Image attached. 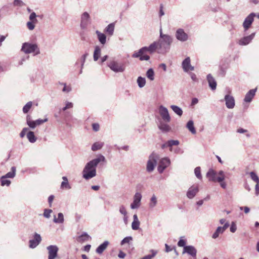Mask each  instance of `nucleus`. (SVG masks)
Returning <instances> with one entry per match:
<instances>
[{"mask_svg": "<svg viewBox=\"0 0 259 259\" xmlns=\"http://www.w3.org/2000/svg\"><path fill=\"white\" fill-rule=\"evenodd\" d=\"M48 120V118H46L44 119H38L36 120H32L30 115H27L26 117L27 124L31 129H34L36 126L47 122Z\"/></svg>", "mask_w": 259, "mask_h": 259, "instance_id": "8", "label": "nucleus"}, {"mask_svg": "<svg viewBox=\"0 0 259 259\" xmlns=\"http://www.w3.org/2000/svg\"><path fill=\"white\" fill-rule=\"evenodd\" d=\"M207 80L209 84V87L211 88L212 90H214L216 89L217 87V82L214 79V78L212 77V76L209 74L207 76Z\"/></svg>", "mask_w": 259, "mask_h": 259, "instance_id": "23", "label": "nucleus"}, {"mask_svg": "<svg viewBox=\"0 0 259 259\" xmlns=\"http://www.w3.org/2000/svg\"><path fill=\"white\" fill-rule=\"evenodd\" d=\"M194 171H195V174L196 177L199 179H201L202 178V176L201 175L200 167H196L194 170Z\"/></svg>", "mask_w": 259, "mask_h": 259, "instance_id": "57", "label": "nucleus"}, {"mask_svg": "<svg viewBox=\"0 0 259 259\" xmlns=\"http://www.w3.org/2000/svg\"><path fill=\"white\" fill-rule=\"evenodd\" d=\"M107 66L114 72H122L125 70L124 64L114 59L110 60L108 62Z\"/></svg>", "mask_w": 259, "mask_h": 259, "instance_id": "7", "label": "nucleus"}, {"mask_svg": "<svg viewBox=\"0 0 259 259\" xmlns=\"http://www.w3.org/2000/svg\"><path fill=\"white\" fill-rule=\"evenodd\" d=\"M186 127L192 134H195L196 133L193 120H190L188 121L186 124Z\"/></svg>", "mask_w": 259, "mask_h": 259, "instance_id": "33", "label": "nucleus"}, {"mask_svg": "<svg viewBox=\"0 0 259 259\" xmlns=\"http://www.w3.org/2000/svg\"><path fill=\"white\" fill-rule=\"evenodd\" d=\"M182 68L185 72H188L189 71H193L194 70V67L191 65V60L190 57H187L182 62Z\"/></svg>", "mask_w": 259, "mask_h": 259, "instance_id": "17", "label": "nucleus"}, {"mask_svg": "<svg viewBox=\"0 0 259 259\" xmlns=\"http://www.w3.org/2000/svg\"><path fill=\"white\" fill-rule=\"evenodd\" d=\"M29 132V128L28 127H24L23 128L21 133H20V137L21 138H23L26 135H27V133Z\"/></svg>", "mask_w": 259, "mask_h": 259, "instance_id": "58", "label": "nucleus"}, {"mask_svg": "<svg viewBox=\"0 0 259 259\" xmlns=\"http://www.w3.org/2000/svg\"><path fill=\"white\" fill-rule=\"evenodd\" d=\"M6 177L2 176L1 178V185L3 186H9L11 184V181L7 179Z\"/></svg>", "mask_w": 259, "mask_h": 259, "instance_id": "46", "label": "nucleus"}, {"mask_svg": "<svg viewBox=\"0 0 259 259\" xmlns=\"http://www.w3.org/2000/svg\"><path fill=\"white\" fill-rule=\"evenodd\" d=\"M172 37L168 34H163L162 29L160 31V37L157 41L159 46V54H165L167 53L170 48L172 42Z\"/></svg>", "mask_w": 259, "mask_h": 259, "instance_id": "3", "label": "nucleus"}, {"mask_svg": "<svg viewBox=\"0 0 259 259\" xmlns=\"http://www.w3.org/2000/svg\"><path fill=\"white\" fill-rule=\"evenodd\" d=\"M98 39L102 45H105L106 42V36L104 33H101L98 30L96 31Z\"/></svg>", "mask_w": 259, "mask_h": 259, "instance_id": "29", "label": "nucleus"}, {"mask_svg": "<svg viewBox=\"0 0 259 259\" xmlns=\"http://www.w3.org/2000/svg\"><path fill=\"white\" fill-rule=\"evenodd\" d=\"M198 192V188L197 186H193L191 187L188 190L187 192V196L190 198L192 199L196 195V194Z\"/></svg>", "mask_w": 259, "mask_h": 259, "instance_id": "21", "label": "nucleus"}, {"mask_svg": "<svg viewBox=\"0 0 259 259\" xmlns=\"http://www.w3.org/2000/svg\"><path fill=\"white\" fill-rule=\"evenodd\" d=\"M169 163H159L158 166V170L160 173H162L164 170L168 166Z\"/></svg>", "mask_w": 259, "mask_h": 259, "instance_id": "44", "label": "nucleus"}, {"mask_svg": "<svg viewBox=\"0 0 259 259\" xmlns=\"http://www.w3.org/2000/svg\"><path fill=\"white\" fill-rule=\"evenodd\" d=\"M64 215L62 213L59 212L58 214V218L55 215H54L53 222L57 224H62L64 223Z\"/></svg>", "mask_w": 259, "mask_h": 259, "instance_id": "30", "label": "nucleus"}, {"mask_svg": "<svg viewBox=\"0 0 259 259\" xmlns=\"http://www.w3.org/2000/svg\"><path fill=\"white\" fill-rule=\"evenodd\" d=\"M60 84L61 85H62L64 86V88L62 90V91L63 92H65V93H69L72 90V88H71V87L70 85H67L65 83H63V82H62V83H60Z\"/></svg>", "mask_w": 259, "mask_h": 259, "instance_id": "47", "label": "nucleus"}, {"mask_svg": "<svg viewBox=\"0 0 259 259\" xmlns=\"http://www.w3.org/2000/svg\"><path fill=\"white\" fill-rule=\"evenodd\" d=\"M89 55L88 53H85L82 55L80 58L76 62V64H80V70L79 71V73L81 74L82 72V69L84 66V64L85 63V60L88 56Z\"/></svg>", "mask_w": 259, "mask_h": 259, "instance_id": "28", "label": "nucleus"}, {"mask_svg": "<svg viewBox=\"0 0 259 259\" xmlns=\"http://www.w3.org/2000/svg\"><path fill=\"white\" fill-rule=\"evenodd\" d=\"M32 106V102L29 101L26 103V104L23 108V112L26 114L28 112L29 110L31 109Z\"/></svg>", "mask_w": 259, "mask_h": 259, "instance_id": "43", "label": "nucleus"}, {"mask_svg": "<svg viewBox=\"0 0 259 259\" xmlns=\"http://www.w3.org/2000/svg\"><path fill=\"white\" fill-rule=\"evenodd\" d=\"M140 222L136 214L133 215V221L132 223V228L134 230H137L139 229Z\"/></svg>", "mask_w": 259, "mask_h": 259, "instance_id": "25", "label": "nucleus"}, {"mask_svg": "<svg viewBox=\"0 0 259 259\" xmlns=\"http://www.w3.org/2000/svg\"><path fill=\"white\" fill-rule=\"evenodd\" d=\"M97 163H87L82 172L83 177L85 179L89 180L96 176Z\"/></svg>", "mask_w": 259, "mask_h": 259, "instance_id": "6", "label": "nucleus"}, {"mask_svg": "<svg viewBox=\"0 0 259 259\" xmlns=\"http://www.w3.org/2000/svg\"><path fill=\"white\" fill-rule=\"evenodd\" d=\"M223 232L222 230V227H218L215 232L213 234L212 237L213 239H216L219 237L220 234H222Z\"/></svg>", "mask_w": 259, "mask_h": 259, "instance_id": "49", "label": "nucleus"}, {"mask_svg": "<svg viewBox=\"0 0 259 259\" xmlns=\"http://www.w3.org/2000/svg\"><path fill=\"white\" fill-rule=\"evenodd\" d=\"M137 83L139 88H142L145 85L146 79L144 77L139 76L137 78Z\"/></svg>", "mask_w": 259, "mask_h": 259, "instance_id": "40", "label": "nucleus"}, {"mask_svg": "<svg viewBox=\"0 0 259 259\" xmlns=\"http://www.w3.org/2000/svg\"><path fill=\"white\" fill-rule=\"evenodd\" d=\"M21 51L26 54H33L36 56L40 54V50L38 45L35 43L26 42L22 44Z\"/></svg>", "mask_w": 259, "mask_h": 259, "instance_id": "5", "label": "nucleus"}, {"mask_svg": "<svg viewBox=\"0 0 259 259\" xmlns=\"http://www.w3.org/2000/svg\"><path fill=\"white\" fill-rule=\"evenodd\" d=\"M101 54V48L98 46H96L95 48L94 52V55H93L94 60L95 61H97L98 60V59L99 58V57H100Z\"/></svg>", "mask_w": 259, "mask_h": 259, "instance_id": "32", "label": "nucleus"}, {"mask_svg": "<svg viewBox=\"0 0 259 259\" xmlns=\"http://www.w3.org/2000/svg\"><path fill=\"white\" fill-rule=\"evenodd\" d=\"M16 175V167L14 166L12 167L11 168V171L8 172L6 175L5 176H3L4 177H6V178H13Z\"/></svg>", "mask_w": 259, "mask_h": 259, "instance_id": "39", "label": "nucleus"}, {"mask_svg": "<svg viewBox=\"0 0 259 259\" xmlns=\"http://www.w3.org/2000/svg\"><path fill=\"white\" fill-rule=\"evenodd\" d=\"M167 123V122H165L163 120L159 122L158 126L159 130L162 132L166 133L170 131L171 127Z\"/></svg>", "mask_w": 259, "mask_h": 259, "instance_id": "22", "label": "nucleus"}, {"mask_svg": "<svg viewBox=\"0 0 259 259\" xmlns=\"http://www.w3.org/2000/svg\"><path fill=\"white\" fill-rule=\"evenodd\" d=\"M179 142L178 140H169L167 142V145L170 148V150H172V146L174 145H178Z\"/></svg>", "mask_w": 259, "mask_h": 259, "instance_id": "48", "label": "nucleus"}, {"mask_svg": "<svg viewBox=\"0 0 259 259\" xmlns=\"http://www.w3.org/2000/svg\"><path fill=\"white\" fill-rule=\"evenodd\" d=\"M157 52L159 54V46L157 41H154L148 47H144L132 55L133 58H139L141 61H148L150 56L147 53L153 54Z\"/></svg>", "mask_w": 259, "mask_h": 259, "instance_id": "2", "label": "nucleus"}, {"mask_svg": "<svg viewBox=\"0 0 259 259\" xmlns=\"http://www.w3.org/2000/svg\"><path fill=\"white\" fill-rule=\"evenodd\" d=\"M29 19L30 21H31L32 22H37V20L36 19V13L34 12H32L29 17Z\"/></svg>", "mask_w": 259, "mask_h": 259, "instance_id": "55", "label": "nucleus"}, {"mask_svg": "<svg viewBox=\"0 0 259 259\" xmlns=\"http://www.w3.org/2000/svg\"><path fill=\"white\" fill-rule=\"evenodd\" d=\"M185 253L190 255L193 258H196V257L197 250L193 246L188 245L184 246L183 254Z\"/></svg>", "mask_w": 259, "mask_h": 259, "instance_id": "18", "label": "nucleus"}, {"mask_svg": "<svg viewBox=\"0 0 259 259\" xmlns=\"http://www.w3.org/2000/svg\"><path fill=\"white\" fill-rule=\"evenodd\" d=\"M170 162V160L167 157L161 158L160 155L155 153L153 152L149 157L147 162Z\"/></svg>", "mask_w": 259, "mask_h": 259, "instance_id": "12", "label": "nucleus"}, {"mask_svg": "<svg viewBox=\"0 0 259 259\" xmlns=\"http://www.w3.org/2000/svg\"><path fill=\"white\" fill-rule=\"evenodd\" d=\"M48 250V259H55L58 254V247L56 245H50L47 247Z\"/></svg>", "mask_w": 259, "mask_h": 259, "instance_id": "13", "label": "nucleus"}, {"mask_svg": "<svg viewBox=\"0 0 259 259\" xmlns=\"http://www.w3.org/2000/svg\"><path fill=\"white\" fill-rule=\"evenodd\" d=\"M255 35V33L253 32L248 36H244L240 38L237 43L240 46H246L251 42L252 39L254 38Z\"/></svg>", "mask_w": 259, "mask_h": 259, "instance_id": "14", "label": "nucleus"}, {"mask_svg": "<svg viewBox=\"0 0 259 259\" xmlns=\"http://www.w3.org/2000/svg\"><path fill=\"white\" fill-rule=\"evenodd\" d=\"M237 229L236 226L234 222H232L230 227V231L232 233H234Z\"/></svg>", "mask_w": 259, "mask_h": 259, "instance_id": "63", "label": "nucleus"}, {"mask_svg": "<svg viewBox=\"0 0 259 259\" xmlns=\"http://www.w3.org/2000/svg\"><path fill=\"white\" fill-rule=\"evenodd\" d=\"M249 175L252 181H253L256 183H259V178L254 172L251 171L249 173Z\"/></svg>", "mask_w": 259, "mask_h": 259, "instance_id": "50", "label": "nucleus"}, {"mask_svg": "<svg viewBox=\"0 0 259 259\" xmlns=\"http://www.w3.org/2000/svg\"><path fill=\"white\" fill-rule=\"evenodd\" d=\"M41 240V238L40 235L35 233L34 235V239L29 240V247L31 248L36 247L39 244Z\"/></svg>", "mask_w": 259, "mask_h": 259, "instance_id": "19", "label": "nucleus"}, {"mask_svg": "<svg viewBox=\"0 0 259 259\" xmlns=\"http://www.w3.org/2000/svg\"><path fill=\"white\" fill-rule=\"evenodd\" d=\"M90 22V16L89 14L85 12L81 17L80 27L82 29H85Z\"/></svg>", "mask_w": 259, "mask_h": 259, "instance_id": "15", "label": "nucleus"}, {"mask_svg": "<svg viewBox=\"0 0 259 259\" xmlns=\"http://www.w3.org/2000/svg\"><path fill=\"white\" fill-rule=\"evenodd\" d=\"M90 238V236L87 233L84 232L78 237L77 240L79 242H82L88 240Z\"/></svg>", "mask_w": 259, "mask_h": 259, "instance_id": "36", "label": "nucleus"}, {"mask_svg": "<svg viewBox=\"0 0 259 259\" xmlns=\"http://www.w3.org/2000/svg\"><path fill=\"white\" fill-rule=\"evenodd\" d=\"M186 241L185 240H183L182 239H181L178 243V245L179 246V247H184V246H186L185 245H186Z\"/></svg>", "mask_w": 259, "mask_h": 259, "instance_id": "61", "label": "nucleus"}, {"mask_svg": "<svg viewBox=\"0 0 259 259\" xmlns=\"http://www.w3.org/2000/svg\"><path fill=\"white\" fill-rule=\"evenodd\" d=\"M52 210L50 209H45L43 215L45 218L49 219L51 217V213L52 212Z\"/></svg>", "mask_w": 259, "mask_h": 259, "instance_id": "52", "label": "nucleus"}, {"mask_svg": "<svg viewBox=\"0 0 259 259\" xmlns=\"http://www.w3.org/2000/svg\"><path fill=\"white\" fill-rule=\"evenodd\" d=\"M176 38L181 42H185L188 40V34L182 28L178 29L175 33Z\"/></svg>", "mask_w": 259, "mask_h": 259, "instance_id": "10", "label": "nucleus"}, {"mask_svg": "<svg viewBox=\"0 0 259 259\" xmlns=\"http://www.w3.org/2000/svg\"><path fill=\"white\" fill-rule=\"evenodd\" d=\"M159 113L162 120L165 122H169L170 121V116L169 114L167 109L162 105L159 108Z\"/></svg>", "mask_w": 259, "mask_h": 259, "instance_id": "11", "label": "nucleus"}, {"mask_svg": "<svg viewBox=\"0 0 259 259\" xmlns=\"http://www.w3.org/2000/svg\"><path fill=\"white\" fill-rule=\"evenodd\" d=\"M206 177L209 181L218 182L222 188H226L227 184L224 182L225 176L223 171L220 170L217 172L212 169H210L206 174Z\"/></svg>", "mask_w": 259, "mask_h": 259, "instance_id": "4", "label": "nucleus"}, {"mask_svg": "<svg viewBox=\"0 0 259 259\" xmlns=\"http://www.w3.org/2000/svg\"><path fill=\"white\" fill-rule=\"evenodd\" d=\"M141 198V193L137 192L134 195V201L131 204V208L133 209L139 208L140 206Z\"/></svg>", "mask_w": 259, "mask_h": 259, "instance_id": "16", "label": "nucleus"}, {"mask_svg": "<svg viewBox=\"0 0 259 259\" xmlns=\"http://www.w3.org/2000/svg\"><path fill=\"white\" fill-rule=\"evenodd\" d=\"M109 242L108 241H105L102 244L100 245L96 250L98 254H102L103 252L106 249Z\"/></svg>", "mask_w": 259, "mask_h": 259, "instance_id": "27", "label": "nucleus"}, {"mask_svg": "<svg viewBox=\"0 0 259 259\" xmlns=\"http://www.w3.org/2000/svg\"><path fill=\"white\" fill-rule=\"evenodd\" d=\"M27 138L31 143H33L36 141V138L35 137L34 133L32 131H29L27 133Z\"/></svg>", "mask_w": 259, "mask_h": 259, "instance_id": "37", "label": "nucleus"}, {"mask_svg": "<svg viewBox=\"0 0 259 259\" xmlns=\"http://www.w3.org/2000/svg\"><path fill=\"white\" fill-rule=\"evenodd\" d=\"M157 198L155 195H153L150 199V202L149 203V207L150 208H153L157 204Z\"/></svg>", "mask_w": 259, "mask_h": 259, "instance_id": "45", "label": "nucleus"}, {"mask_svg": "<svg viewBox=\"0 0 259 259\" xmlns=\"http://www.w3.org/2000/svg\"><path fill=\"white\" fill-rule=\"evenodd\" d=\"M37 23V22H32L31 21H29L27 22L26 23V26H27V28L29 30H33L35 28V24Z\"/></svg>", "mask_w": 259, "mask_h": 259, "instance_id": "51", "label": "nucleus"}, {"mask_svg": "<svg viewBox=\"0 0 259 259\" xmlns=\"http://www.w3.org/2000/svg\"><path fill=\"white\" fill-rule=\"evenodd\" d=\"M105 160V157L102 155H99L97 158L90 162H103Z\"/></svg>", "mask_w": 259, "mask_h": 259, "instance_id": "54", "label": "nucleus"}, {"mask_svg": "<svg viewBox=\"0 0 259 259\" xmlns=\"http://www.w3.org/2000/svg\"><path fill=\"white\" fill-rule=\"evenodd\" d=\"M133 240V238L132 236L126 237L121 240L120 242V245H124L125 244H128V245H130L131 243L132 242Z\"/></svg>", "mask_w": 259, "mask_h": 259, "instance_id": "41", "label": "nucleus"}, {"mask_svg": "<svg viewBox=\"0 0 259 259\" xmlns=\"http://www.w3.org/2000/svg\"><path fill=\"white\" fill-rule=\"evenodd\" d=\"M256 14L251 13L245 19L243 22L242 26L245 31L248 30L254 21V18L255 17Z\"/></svg>", "mask_w": 259, "mask_h": 259, "instance_id": "9", "label": "nucleus"}, {"mask_svg": "<svg viewBox=\"0 0 259 259\" xmlns=\"http://www.w3.org/2000/svg\"><path fill=\"white\" fill-rule=\"evenodd\" d=\"M156 163H147V170L148 172L152 171L155 166Z\"/></svg>", "mask_w": 259, "mask_h": 259, "instance_id": "53", "label": "nucleus"}, {"mask_svg": "<svg viewBox=\"0 0 259 259\" xmlns=\"http://www.w3.org/2000/svg\"><path fill=\"white\" fill-rule=\"evenodd\" d=\"M150 251L151 252V254L145 255L142 257L141 259H152L155 257L157 253V251L155 250L151 249L150 250Z\"/></svg>", "mask_w": 259, "mask_h": 259, "instance_id": "42", "label": "nucleus"}, {"mask_svg": "<svg viewBox=\"0 0 259 259\" xmlns=\"http://www.w3.org/2000/svg\"><path fill=\"white\" fill-rule=\"evenodd\" d=\"M256 91V89L250 90L246 94L245 98L244 99V101L246 102H250L252 98L254 96Z\"/></svg>", "mask_w": 259, "mask_h": 259, "instance_id": "24", "label": "nucleus"}, {"mask_svg": "<svg viewBox=\"0 0 259 259\" xmlns=\"http://www.w3.org/2000/svg\"><path fill=\"white\" fill-rule=\"evenodd\" d=\"M104 146V142H97L94 143L92 146V150L95 151L98 150H100Z\"/></svg>", "mask_w": 259, "mask_h": 259, "instance_id": "34", "label": "nucleus"}, {"mask_svg": "<svg viewBox=\"0 0 259 259\" xmlns=\"http://www.w3.org/2000/svg\"><path fill=\"white\" fill-rule=\"evenodd\" d=\"M170 108L172 111L178 116H181L182 115L183 113V110L179 106L172 105L170 106Z\"/></svg>", "mask_w": 259, "mask_h": 259, "instance_id": "35", "label": "nucleus"}, {"mask_svg": "<svg viewBox=\"0 0 259 259\" xmlns=\"http://www.w3.org/2000/svg\"><path fill=\"white\" fill-rule=\"evenodd\" d=\"M62 179L63 181L61 183V188L62 189H70L71 188L70 184L68 183V179L66 177H63Z\"/></svg>", "mask_w": 259, "mask_h": 259, "instance_id": "31", "label": "nucleus"}, {"mask_svg": "<svg viewBox=\"0 0 259 259\" xmlns=\"http://www.w3.org/2000/svg\"><path fill=\"white\" fill-rule=\"evenodd\" d=\"M114 23H110L104 29V32L109 36H112L114 33Z\"/></svg>", "mask_w": 259, "mask_h": 259, "instance_id": "26", "label": "nucleus"}, {"mask_svg": "<svg viewBox=\"0 0 259 259\" xmlns=\"http://www.w3.org/2000/svg\"><path fill=\"white\" fill-rule=\"evenodd\" d=\"M119 212L123 215H125L127 214V211L126 210V209L125 207L123 205L120 206Z\"/></svg>", "mask_w": 259, "mask_h": 259, "instance_id": "60", "label": "nucleus"}, {"mask_svg": "<svg viewBox=\"0 0 259 259\" xmlns=\"http://www.w3.org/2000/svg\"><path fill=\"white\" fill-rule=\"evenodd\" d=\"M225 100L226 102V105L229 109H232L235 106V100L234 98L229 95H227L225 97Z\"/></svg>", "mask_w": 259, "mask_h": 259, "instance_id": "20", "label": "nucleus"}, {"mask_svg": "<svg viewBox=\"0 0 259 259\" xmlns=\"http://www.w3.org/2000/svg\"><path fill=\"white\" fill-rule=\"evenodd\" d=\"M92 127L94 131L98 132L100 130V125L97 123H94L92 124Z\"/></svg>", "mask_w": 259, "mask_h": 259, "instance_id": "62", "label": "nucleus"}, {"mask_svg": "<svg viewBox=\"0 0 259 259\" xmlns=\"http://www.w3.org/2000/svg\"><path fill=\"white\" fill-rule=\"evenodd\" d=\"M14 6L22 7L25 6V4L21 0H14L13 2Z\"/></svg>", "mask_w": 259, "mask_h": 259, "instance_id": "56", "label": "nucleus"}, {"mask_svg": "<svg viewBox=\"0 0 259 259\" xmlns=\"http://www.w3.org/2000/svg\"><path fill=\"white\" fill-rule=\"evenodd\" d=\"M73 106V104L71 102H67L66 103V106L63 107L62 108V110L63 111H65L66 110L68 109H70V108H72Z\"/></svg>", "mask_w": 259, "mask_h": 259, "instance_id": "59", "label": "nucleus"}, {"mask_svg": "<svg viewBox=\"0 0 259 259\" xmlns=\"http://www.w3.org/2000/svg\"><path fill=\"white\" fill-rule=\"evenodd\" d=\"M157 52L159 54V46L157 41H154L148 47H144L132 55L133 58H139L141 61H148L150 56L147 53L153 54Z\"/></svg>", "mask_w": 259, "mask_h": 259, "instance_id": "1", "label": "nucleus"}, {"mask_svg": "<svg viewBox=\"0 0 259 259\" xmlns=\"http://www.w3.org/2000/svg\"><path fill=\"white\" fill-rule=\"evenodd\" d=\"M255 193L256 196L259 195V183H256L255 186Z\"/></svg>", "mask_w": 259, "mask_h": 259, "instance_id": "64", "label": "nucleus"}, {"mask_svg": "<svg viewBox=\"0 0 259 259\" xmlns=\"http://www.w3.org/2000/svg\"><path fill=\"white\" fill-rule=\"evenodd\" d=\"M146 76L150 80L154 79V71L152 68H149L146 72Z\"/></svg>", "mask_w": 259, "mask_h": 259, "instance_id": "38", "label": "nucleus"}]
</instances>
